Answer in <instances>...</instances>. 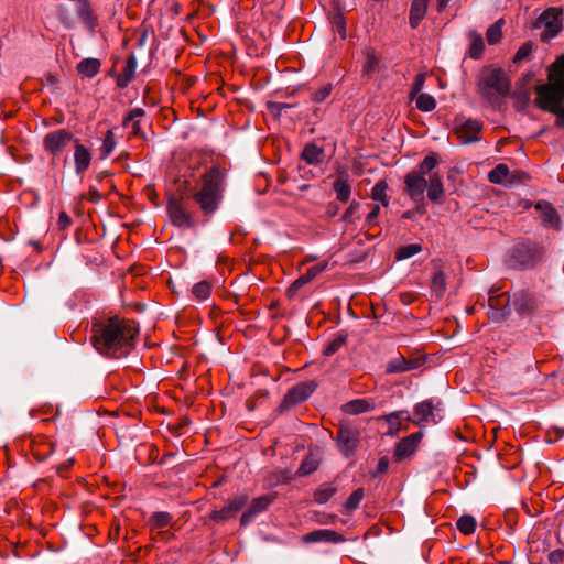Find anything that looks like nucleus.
Returning <instances> with one entry per match:
<instances>
[{"mask_svg":"<svg viewBox=\"0 0 564 564\" xmlns=\"http://www.w3.org/2000/svg\"><path fill=\"white\" fill-rule=\"evenodd\" d=\"M91 344L98 352L113 358L128 355L135 346L139 333L134 321L110 317L104 324L93 325Z\"/></svg>","mask_w":564,"mask_h":564,"instance_id":"1","label":"nucleus"},{"mask_svg":"<svg viewBox=\"0 0 564 564\" xmlns=\"http://www.w3.org/2000/svg\"><path fill=\"white\" fill-rule=\"evenodd\" d=\"M510 90V78L502 68L488 66L479 74L477 91L492 108H500Z\"/></svg>","mask_w":564,"mask_h":564,"instance_id":"2","label":"nucleus"},{"mask_svg":"<svg viewBox=\"0 0 564 564\" xmlns=\"http://www.w3.org/2000/svg\"><path fill=\"white\" fill-rule=\"evenodd\" d=\"M194 198L206 215L218 208L221 200V176L218 169H213L205 175L202 189Z\"/></svg>","mask_w":564,"mask_h":564,"instance_id":"3","label":"nucleus"},{"mask_svg":"<svg viewBox=\"0 0 564 564\" xmlns=\"http://www.w3.org/2000/svg\"><path fill=\"white\" fill-rule=\"evenodd\" d=\"M536 98L552 97L564 100V55L549 67V83L536 85Z\"/></svg>","mask_w":564,"mask_h":564,"instance_id":"4","label":"nucleus"},{"mask_svg":"<svg viewBox=\"0 0 564 564\" xmlns=\"http://www.w3.org/2000/svg\"><path fill=\"white\" fill-rule=\"evenodd\" d=\"M543 257V250L534 242L522 241L512 247L507 263L512 269L534 267Z\"/></svg>","mask_w":564,"mask_h":564,"instance_id":"5","label":"nucleus"},{"mask_svg":"<svg viewBox=\"0 0 564 564\" xmlns=\"http://www.w3.org/2000/svg\"><path fill=\"white\" fill-rule=\"evenodd\" d=\"M534 29H543L541 41L549 42L556 37L563 28L562 10L549 8L544 10L533 22Z\"/></svg>","mask_w":564,"mask_h":564,"instance_id":"6","label":"nucleus"},{"mask_svg":"<svg viewBox=\"0 0 564 564\" xmlns=\"http://www.w3.org/2000/svg\"><path fill=\"white\" fill-rule=\"evenodd\" d=\"M337 446L345 457H350L357 451L360 443V431L351 425H341L337 437Z\"/></svg>","mask_w":564,"mask_h":564,"instance_id":"7","label":"nucleus"},{"mask_svg":"<svg viewBox=\"0 0 564 564\" xmlns=\"http://www.w3.org/2000/svg\"><path fill=\"white\" fill-rule=\"evenodd\" d=\"M72 141L75 142L74 135L70 131L66 129H58L45 134L43 138V148L53 156H58Z\"/></svg>","mask_w":564,"mask_h":564,"instance_id":"8","label":"nucleus"},{"mask_svg":"<svg viewBox=\"0 0 564 564\" xmlns=\"http://www.w3.org/2000/svg\"><path fill=\"white\" fill-rule=\"evenodd\" d=\"M438 405V403L434 404L432 400H424L417 403L414 406V424L417 426L437 424L442 420V409Z\"/></svg>","mask_w":564,"mask_h":564,"instance_id":"9","label":"nucleus"},{"mask_svg":"<svg viewBox=\"0 0 564 564\" xmlns=\"http://www.w3.org/2000/svg\"><path fill=\"white\" fill-rule=\"evenodd\" d=\"M316 387L317 383L313 380L297 383L284 395L280 409L283 411L297 403L304 402L312 395Z\"/></svg>","mask_w":564,"mask_h":564,"instance_id":"10","label":"nucleus"},{"mask_svg":"<svg viewBox=\"0 0 564 564\" xmlns=\"http://www.w3.org/2000/svg\"><path fill=\"white\" fill-rule=\"evenodd\" d=\"M482 123L476 119H466L456 123V133L464 144L475 143L480 140L479 132Z\"/></svg>","mask_w":564,"mask_h":564,"instance_id":"11","label":"nucleus"},{"mask_svg":"<svg viewBox=\"0 0 564 564\" xmlns=\"http://www.w3.org/2000/svg\"><path fill=\"white\" fill-rule=\"evenodd\" d=\"M167 210L174 225L184 228L194 226L193 217L182 200L177 198L170 199Z\"/></svg>","mask_w":564,"mask_h":564,"instance_id":"12","label":"nucleus"},{"mask_svg":"<svg viewBox=\"0 0 564 564\" xmlns=\"http://www.w3.org/2000/svg\"><path fill=\"white\" fill-rule=\"evenodd\" d=\"M423 437L422 432H415L411 435L403 437L394 448L393 458L397 462H402L409 457H411Z\"/></svg>","mask_w":564,"mask_h":564,"instance_id":"13","label":"nucleus"},{"mask_svg":"<svg viewBox=\"0 0 564 564\" xmlns=\"http://www.w3.org/2000/svg\"><path fill=\"white\" fill-rule=\"evenodd\" d=\"M406 193L412 200L419 203L424 199V192L427 187V181L417 172H410L404 180Z\"/></svg>","mask_w":564,"mask_h":564,"instance_id":"14","label":"nucleus"},{"mask_svg":"<svg viewBox=\"0 0 564 564\" xmlns=\"http://www.w3.org/2000/svg\"><path fill=\"white\" fill-rule=\"evenodd\" d=\"M327 267V263H318L307 269V271L297 278L289 288L288 296L294 297L300 289L305 284L314 280L319 273H322Z\"/></svg>","mask_w":564,"mask_h":564,"instance_id":"15","label":"nucleus"},{"mask_svg":"<svg viewBox=\"0 0 564 564\" xmlns=\"http://www.w3.org/2000/svg\"><path fill=\"white\" fill-rule=\"evenodd\" d=\"M564 100H556L552 97L536 98L538 107L544 111L552 112L556 116L555 124L558 128H564Z\"/></svg>","mask_w":564,"mask_h":564,"instance_id":"16","label":"nucleus"},{"mask_svg":"<svg viewBox=\"0 0 564 564\" xmlns=\"http://www.w3.org/2000/svg\"><path fill=\"white\" fill-rule=\"evenodd\" d=\"M513 306L514 310L520 313H531L538 306L536 299L527 291H519L513 294L512 299L510 297V306Z\"/></svg>","mask_w":564,"mask_h":564,"instance_id":"17","label":"nucleus"},{"mask_svg":"<svg viewBox=\"0 0 564 564\" xmlns=\"http://www.w3.org/2000/svg\"><path fill=\"white\" fill-rule=\"evenodd\" d=\"M91 154L89 150L82 144L77 139H75L74 145V163L75 171L77 175H83L90 165Z\"/></svg>","mask_w":564,"mask_h":564,"instance_id":"18","label":"nucleus"},{"mask_svg":"<svg viewBox=\"0 0 564 564\" xmlns=\"http://www.w3.org/2000/svg\"><path fill=\"white\" fill-rule=\"evenodd\" d=\"M535 208L540 210L545 227L560 229L561 219L555 208L547 202H538Z\"/></svg>","mask_w":564,"mask_h":564,"instance_id":"19","label":"nucleus"},{"mask_svg":"<svg viewBox=\"0 0 564 564\" xmlns=\"http://www.w3.org/2000/svg\"><path fill=\"white\" fill-rule=\"evenodd\" d=\"M532 74L528 73L523 77V83L519 85L516 90L512 93V99L514 102V108L518 111H524L531 100V94L529 89L525 87V83L531 80Z\"/></svg>","mask_w":564,"mask_h":564,"instance_id":"20","label":"nucleus"},{"mask_svg":"<svg viewBox=\"0 0 564 564\" xmlns=\"http://www.w3.org/2000/svg\"><path fill=\"white\" fill-rule=\"evenodd\" d=\"M343 541H344V538L340 534H338L337 532H335L333 530H327V529L315 530V531L307 533L304 536V542H307V543H315V542L338 543V542H343Z\"/></svg>","mask_w":564,"mask_h":564,"instance_id":"21","label":"nucleus"},{"mask_svg":"<svg viewBox=\"0 0 564 564\" xmlns=\"http://www.w3.org/2000/svg\"><path fill=\"white\" fill-rule=\"evenodd\" d=\"M419 366L417 360H408L403 356H398L387 362L386 371L388 373H399L416 369Z\"/></svg>","mask_w":564,"mask_h":564,"instance_id":"22","label":"nucleus"},{"mask_svg":"<svg viewBox=\"0 0 564 564\" xmlns=\"http://www.w3.org/2000/svg\"><path fill=\"white\" fill-rule=\"evenodd\" d=\"M321 464V454L319 451H311L302 460L297 474L300 476H307L314 473Z\"/></svg>","mask_w":564,"mask_h":564,"instance_id":"23","label":"nucleus"},{"mask_svg":"<svg viewBox=\"0 0 564 564\" xmlns=\"http://www.w3.org/2000/svg\"><path fill=\"white\" fill-rule=\"evenodd\" d=\"M138 66V61L134 55H130L126 61V65L123 66L121 73L118 75L117 85L121 88L128 86V84L132 80L135 69Z\"/></svg>","mask_w":564,"mask_h":564,"instance_id":"24","label":"nucleus"},{"mask_svg":"<svg viewBox=\"0 0 564 564\" xmlns=\"http://www.w3.org/2000/svg\"><path fill=\"white\" fill-rule=\"evenodd\" d=\"M427 1L429 0H413L409 18V23L412 29H416L421 20L424 18L427 9Z\"/></svg>","mask_w":564,"mask_h":564,"instance_id":"25","label":"nucleus"},{"mask_svg":"<svg viewBox=\"0 0 564 564\" xmlns=\"http://www.w3.org/2000/svg\"><path fill=\"white\" fill-rule=\"evenodd\" d=\"M302 159L308 164H319L325 159V151L315 143H310L303 149Z\"/></svg>","mask_w":564,"mask_h":564,"instance_id":"26","label":"nucleus"},{"mask_svg":"<svg viewBox=\"0 0 564 564\" xmlns=\"http://www.w3.org/2000/svg\"><path fill=\"white\" fill-rule=\"evenodd\" d=\"M468 37L470 41L468 55L473 59H479L482 56L484 50H485V42L482 39V35L478 33L477 31H469Z\"/></svg>","mask_w":564,"mask_h":564,"instance_id":"27","label":"nucleus"},{"mask_svg":"<svg viewBox=\"0 0 564 564\" xmlns=\"http://www.w3.org/2000/svg\"><path fill=\"white\" fill-rule=\"evenodd\" d=\"M333 188L336 192L337 199L346 203L349 200L351 187L348 184V174H339V177L334 182Z\"/></svg>","mask_w":564,"mask_h":564,"instance_id":"28","label":"nucleus"},{"mask_svg":"<svg viewBox=\"0 0 564 564\" xmlns=\"http://www.w3.org/2000/svg\"><path fill=\"white\" fill-rule=\"evenodd\" d=\"M100 61L97 58H84L77 65L79 74L86 77H94L100 70Z\"/></svg>","mask_w":564,"mask_h":564,"instance_id":"29","label":"nucleus"},{"mask_svg":"<svg viewBox=\"0 0 564 564\" xmlns=\"http://www.w3.org/2000/svg\"><path fill=\"white\" fill-rule=\"evenodd\" d=\"M427 197L432 202H438L444 195V186L442 180L437 175L430 177V184L426 187Z\"/></svg>","mask_w":564,"mask_h":564,"instance_id":"30","label":"nucleus"},{"mask_svg":"<svg viewBox=\"0 0 564 564\" xmlns=\"http://www.w3.org/2000/svg\"><path fill=\"white\" fill-rule=\"evenodd\" d=\"M344 409L349 414H360L371 411L373 403L366 399H357L346 403Z\"/></svg>","mask_w":564,"mask_h":564,"instance_id":"31","label":"nucleus"},{"mask_svg":"<svg viewBox=\"0 0 564 564\" xmlns=\"http://www.w3.org/2000/svg\"><path fill=\"white\" fill-rule=\"evenodd\" d=\"M496 304L499 305L498 302H495L494 299H489V305H490V313H489V316L491 319L494 321H502L505 318H507L510 313H511V310H510V297H508L506 304L502 306V307H496Z\"/></svg>","mask_w":564,"mask_h":564,"instance_id":"32","label":"nucleus"},{"mask_svg":"<svg viewBox=\"0 0 564 564\" xmlns=\"http://www.w3.org/2000/svg\"><path fill=\"white\" fill-rule=\"evenodd\" d=\"M503 25H505V20L499 19L488 28L486 37L490 45L497 44L501 41Z\"/></svg>","mask_w":564,"mask_h":564,"instance_id":"33","label":"nucleus"},{"mask_svg":"<svg viewBox=\"0 0 564 564\" xmlns=\"http://www.w3.org/2000/svg\"><path fill=\"white\" fill-rule=\"evenodd\" d=\"M388 184L384 181H379L375 184L371 191V198L380 202L384 207L389 205V197L387 195Z\"/></svg>","mask_w":564,"mask_h":564,"instance_id":"34","label":"nucleus"},{"mask_svg":"<svg viewBox=\"0 0 564 564\" xmlns=\"http://www.w3.org/2000/svg\"><path fill=\"white\" fill-rule=\"evenodd\" d=\"M415 105L419 110L429 112L435 109L436 100L429 94H419L415 98Z\"/></svg>","mask_w":564,"mask_h":564,"instance_id":"35","label":"nucleus"},{"mask_svg":"<svg viewBox=\"0 0 564 564\" xmlns=\"http://www.w3.org/2000/svg\"><path fill=\"white\" fill-rule=\"evenodd\" d=\"M509 175V169L506 164H498L489 174L488 180L494 184H502Z\"/></svg>","mask_w":564,"mask_h":564,"instance_id":"36","label":"nucleus"},{"mask_svg":"<svg viewBox=\"0 0 564 564\" xmlns=\"http://www.w3.org/2000/svg\"><path fill=\"white\" fill-rule=\"evenodd\" d=\"M431 288L437 297L443 296L446 290L445 274L442 271H437L433 274L431 281Z\"/></svg>","mask_w":564,"mask_h":564,"instance_id":"37","label":"nucleus"},{"mask_svg":"<svg viewBox=\"0 0 564 564\" xmlns=\"http://www.w3.org/2000/svg\"><path fill=\"white\" fill-rule=\"evenodd\" d=\"M335 487L329 484H324L315 491V501L319 505H324L335 495Z\"/></svg>","mask_w":564,"mask_h":564,"instance_id":"38","label":"nucleus"},{"mask_svg":"<svg viewBox=\"0 0 564 564\" xmlns=\"http://www.w3.org/2000/svg\"><path fill=\"white\" fill-rule=\"evenodd\" d=\"M170 522H171L170 513L160 511V512H155L151 517V519L149 521V525H150V529L153 531L154 529H162V528L167 527L170 524Z\"/></svg>","mask_w":564,"mask_h":564,"instance_id":"39","label":"nucleus"},{"mask_svg":"<svg viewBox=\"0 0 564 564\" xmlns=\"http://www.w3.org/2000/svg\"><path fill=\"white\" fill-rule=\"evenodd\" d=\"M421 250H422V247L419 243H411V245L402 246L401 248L398 249L395 257H397V260H399V261L406 260V259L414 257L419 252H421Z\"/></svg>","mask_w":564,"mask_h":564,"instance_id":"40","label":"nucleus"},{"mask_svg":"<svg viewBox=\"0 0 564 564\" xmlns=\"http://www.w3.org/2000/svg\"><path fill=\"white\" fill-rule=\"evenodd\" d=\"M346 335L338 334L336 335L324 348L323 354L325 356H332L337 352L346 343Z\"/></svg>","mask_w":564,"mask_h":564,"instance_id":"41","label":"nucleus"},{"mask_svg":"<svg viewBox=\"0 0 564 564\" xmlns=\"http://www.w3.org/2000/svg\"><path fill=\"white\" fill-rule=\"evenodd\" d=\"M139 117H141V108H135V109H133V110L129 113V116L123 120V126H124L126 128H128V129L130 128V129H131V132H132L133 134H138V133H139V130H140V126H139L140 120H139V119H137V118H139Z\"/></svg>","mask_w":564,"mask_h":564,"instance_id":"42","label":"nucleus"},{"mask_svg":"<svg viewBox=\"0 0 564 564\" xmlns=\"http://www.w3.org/2000/svg\"><path fill=\"white\" fill-rule=\"evenodd\" d=\"M457 529L464 534H470L476 529V520L471 516H462L457 520Z\"/></svg>","mask_w":564,"mask_h":564,"instance_id":"43","label":"nucleus"},{"mask_svg":"<svg viewBox=\"0 0 564 564\" xmlns=\"http://www.w3.org/2000/svg\"><path fill=\"white\" fill-rule=\"evenodd\" d=\"M192 293L197 300L204 301L210 295V284L206 281L198 282L193 286Z\"/></svg>","mask_w":564,"mask_h":564,"instance_id":"44","label":"nucleus"},{"mask_svg":"<svg viewBox=\"0 0 564 564\" xmlns=\"http://www.w3.org/2000/svg\"><path fill=\"white\" fill-rule=\"evenodd\" d=\"M271 499L268 496H260L252 500L251 506L249 507V510L251 513L257 516L258 513L267 510V508L270 506Z\"/></svg>","mask_w":564,"mask_h":564,"instance_id":"45","label":"nucleus"},{"mask_svg":"<svg viewBox=\"0 0 564 564\" xmlns=\"http://www.w3.org/2000/svg\"><path fill=\"white\" fill-rule=\"evenodd\" d=\"M116 147L115 134L111 130H108L101 145V158H106L113 151Z\"/></svg>","mask_w":564,"mask_h":564,"instance_id":"46","label":"nucleus"},{"mask_svg":"<svg viewBox=\"0 0 564 564\" xmlns=\"http://www.w3.org/2000/svg\"><path fill=\"white\" fill-rule=\"evenodd\" d=\"M364 498V490L357 489L350 494L348 499L345 502V508L347 510H355L359 507L361 500Z\"/></svg>","mask_w":564,"mask_h":564,"instance_id":"47","label":"nucleus"},{"mask_svg":"<svg viewBox=\"0 0 564 564\" xmlns=\"http://www.w3.org/2000/svg\"><path fill=\"white\" fill-rule=\"evenodd\" d=\"M436 158L433 155H427L421 162L419 170L416 172L421 174L423 177H425V175L429 174L436 166Z\"/></svg>","mask_w":564,"mask_h":564,"instance_id":"48","label":"nucleus"},{"mask_svg":"<svg viewBox=\"0 0 564 564\" xmlns=\"http://www.w3.org/2000/svg\"><path fill=\"white\" fill-rule=\"evenodd\" d=\"M533 52V43L532 42H525L523 43L517 51L513 57L514 63H520L521 61L525 59L531 55Z\"/></svg>","mask_w":564,"mask_h":564,"instance_id":"49","label":"nucleus"},{"mask_svg":"<svg viewBox=\"0 0 564 564\" xmlns=\"http://www.w3.org/2000/svg\"><path fill=\"white\" fill-rule=\"evenodd\" d=\"M378 67V58L375 54L373 51H368L367 54H366V62L364 64V67H362V72L365 74H371L372 72H375Z\"/></svg>","mask_w":564,"mask_h":564,"instance_id":"50","label":"nucleus"},{"mask_svg":"<svg viewBox=\"0 0 564 564\" xmlns=\"http://www.w3.org/2000/svg\"><path fill=\"white\" fill-rule=\"evenodd\" d=\"M333 29L341 36V39L346 37V23L344 15L341 13L334 14L332 19Z\"/></svg>","mask_w":564,"mask_h":564,"instance_id":"51","label":"nucleus"},{"mask_svg":"<svg viewBox=\"0 0 564 564\" xmlns=\"http://www.w3.org/2000/svg\"><path fill=\"white\" fill-rule=\"evenodd\" d=\"M293 105L291 104H286V102H279V101H269L267 104V108L268 110L273 115V116H276V117H280L282 116L283 111H285L286 109H290L292 108Z\"/></svg>","mask_w":564,"mask_h":564,"instance_id":"52","label":"nucleus"},{"mask_svg":"<svg viewBox=\"0 0 564 564\" xmlns=\"http://www.w3.org/2000/svg\"><path fill=\"white\" fill-rule=\"evenodd\" d=\"M235 518L234 513L229 511V508L227 505L221 508L220 510H215L210 513V519L216 522H225L229 519Z\"/></svg>","mask_w":564,"mask_h":564,"instance_id":"53","label":"nucleus"},{"mask_svg":"<svg viewBox=\"0 0 564 564\" xmlns=\"http://www.w3.org/2000/svg\"><path fill=\"white\" fill-rule=\"evenodd\" d=\"M247 501H248L247 496L240 495V496L235 497L232 500H230L228 502L227 507L229 508V511H231L234 513V516H236L245 507Z\"/></svg>","mask_w":564,"mask_h":564,"instance_id":"54","label":"nucleus"},{"mask_svg":"<svg viewBox=\"0 0 564 564\" xmlns=\"http://www.w3.org/2000/svg\"><path fill=\"white\" fill-rule=\"evenodd\" d=\"M360 204L357 202H354L350 204V206L346 209V212L343 215V220L345 223H354L358 217V210H359Z\"/></svg>","mask_w":564,"mask_h":564,"instance_id":"55","label":"nucleus"},{"mask_svg":"<svg viewBox=\"0 0 564 564\" xmlns=\"http://www.w3.org/2000/svg\"><path fill=\"white\" fill-rule=\"evenodd\" d=\"M332 85H325L319 88L317 91L312 94V100L316 104L323 102L332 93Z\"/></svg>","mask_w":564,"mask_h":564,"instance_id":"56","label":"nucleus"},{"mask_svg":"<svg viewBox=\"0 0 564 564\" xmlns=\"http://www.w3.org/2000/svg\"><path fill=\"white\" fill-rule=\"evenodd\" d=\"M397 416H386V421L389 425L388 431L386 432V435L388 436H397L398 433L401 431V424L399 421L395 420Z\"/></svg>","mask_w":564,"mask_h":564,"instance_id":"57","label":"nucleus"},{"mask_svg":"<svg viewBox=\"0 0 564 564\" xmlns=\"http://www.w3.org/2000/svg\"><path fill=\"white\" fill-rule=\"evenodd\" d=\"M424 82H425L424 74L416 75V77L413 82V85H412L411 94H410L411 98H414V96H417L420 94V91L423 89Z\"/></svg>","mask_w":564,"mask_h":564,"instance_id":"58","label":"nucleus"},{"mask_svg":"<svg viewBox=\"0 0 564 564\" xmlns=\"http://www.w3.org/2000/svg\"><path fill=\"white\" fill-rule=\"evenodd\" d=\"M380 214V206L376 205L367 215L366 217V224L367 226H373L377 224V218Z\"/></svg>","mask_w":564,"mask_h":564,"instance_id":"59","label":"nucleus"},{"mask_svg":"<svg viewBox=\"0 0 564 564\" xmlns=\"http://www.w3.org/2000/svg\"><path fill=\"white\" fill-rule=\"evenodd\" d=\"M72 224V219L70 217L66 214V212H61L59 213V216H58V226L61 229H66L68 226H70Z\"/></svg>","mask_w":564,"mask_h":564,"instance_id":"60","label":"nucleus"},{"mask_svg":"<svg viewBox=\"0 0 564 564\" xmlns=\"http://www.w3.org/2000/svg\"><path fill=\"white\" fill-rule=\"evenodd\" d=\"M101 198H102V196L97 188H95V187L89 188L88 194H87V199L89 202L98 203L101 200Z\"/></svg>","mask_w":564,"mask_h":564,"instance_id":"61","label":"nucleus"},{"mask_svg":"<svg viewBox=\"0 0 564 564\" xmlns=\"http://www.w3.org/2000/svg\"><path fill=\"white\" fill-rule=\"evenodd\" d=\"M389 415L390 416H397L395 420L399 421L400 423L402 421H410L411 420L410 413L406 410L392 412Z\"/></svg>","mask_w":564,"mask_h":564,"instance_id":"62","label":"nucleus"},{"mask_svg":"<svg viewBox=\"0 0 564 564\" xmlns=\"http://www.w3.org/2000/svg\"><path fill=\"white\" fill-rule=\"evenodd\" d=\"M389 468V459L388 457H381L377 465V474H383Z\"/></svg>","mask_w":564,"mask_h":564,"instance_id":"63","label":"nucleus"},{"mask_svg":"<svg viewBox=\"0 0 564 564\" xmlns=\"http://www.w3.org/2000/svg\"><path fill=\"white\" fill-rule=\"evenodd\" d=\"M549 558L552 563H558L563 560V552L562 551H553L550 553Z\"/></svg>","mask_w":564,"mask_h":564,"instance_id":"64","label":"nucleus"}]
</instances>
